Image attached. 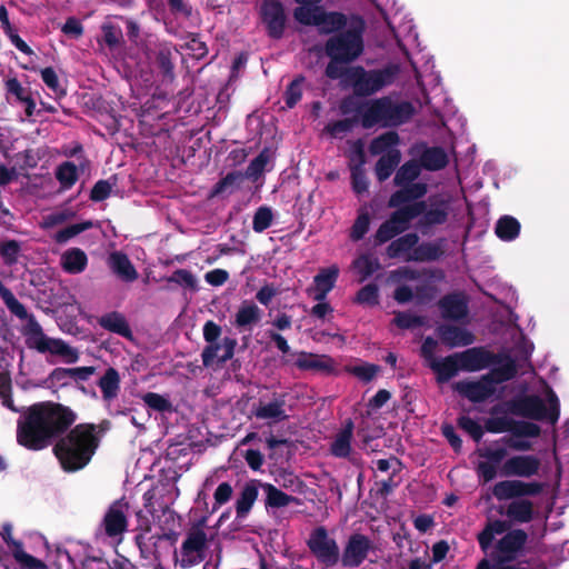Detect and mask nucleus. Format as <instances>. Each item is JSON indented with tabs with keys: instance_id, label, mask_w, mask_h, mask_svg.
Segmentation results:
<instances>
[{
	"instance_id": "nucleus-1",
	"label": "nucleus",
	"mask_w": 569,
	"mask_h": 569,
	"mask_svg": "<svg viewBox=\"0 0 569 569\" xmlns=\"http://www.w3.org/2000/svg\"><path fill=\"white\" fill-rule=\"evenodd\" d=\"M503 409L515 416L546 421L552 426L560 417L559 398L545 380H538L529 388H521L509 401L493 406L490 409L491 417L485 421V428L491 433L509 432L511 437L506 443L516 451L531 450V439L540 436L541 428L533 421L499 417Z\"/></svg>"
},
{
	"instance_id": "nucleus-2",
	"label": "nucleus",
	"mask_w": 569,
	"mask_h": 569,
	"mask_svg": "<svg viewBox=\"0 0 569 569\" xmlns=\"http://www.w3.org/2000/svg\"><path fill=\"white\" fill-rule=\"evenodd\" d=\"M477 539L489 559H482L476 569H521L518 560L525 556L528 542L522 529L507 531L506 521L495 519L486 523Z\"/></svg>"
},
{
	"instance_id": "nucleus-3",
	"label": "nucleus",
	"mask_w": 569,
	"mask_h": 569,
	"mask_svg": "<svg viewBox=\"0 0 569 569\" xmlns=\"http://www.w3.org/2000/svg\"><path fill=\"white\" fill-rule=\"evenodd\" d=\"M99 438L93 425H78L54 446L53 451L62 469L76 472L83 469L93 457Z\"/></svg>"
},
{
	"instance_id": "nucleus-4",
	"label": "nucleus",
	"mask_w": 569,
	"mask_h": 569,
	"mask_svg": "<svg viewBox=\"0 0 569 569\" xmlns=\"http://www.w3.org/2000/svg\"><path fill=\"white\" fill-rule=\"evenodd\" d=\"M413 113L415 108L411 102H396L390 97L369 100L359 109L360 121L366 129L375 126L397 127L409 121Z\"/></svg>"
},
{
	"instance_id": "nucleus-5",
	"label": "nucleus",
	"mask_w": 569,
	"mask_h": 569,
	"mask_svg": "<svg viewBox=\"0 0 569 569\" xmlns=\"http://www.w3.org/2000/svg\"><path fill=\"white\" fill-rule=\"evenodd\" d=\"M517 368L512 359H506L500 366L492 368L479 379L457 381L453 389L471 402H482L492 397L498 385L512 379Z\"/></svg>"
},
{
	"instance_id": "nucleus-6",
	"label": "nucleus",
	"mask_w": 569,
	"mask_h": 569,
	"mask_svg": "<svg viewBox=\"0 0 569 569\" xmlns=\"http://www.w3.org/2000/svg\"><path fill=\"white\" fill-rule=\"evenodd\" d=\"M366 30L365 20L353 16L349 18L348 27L330 37L326 42V53L330 59L352 62L365 51L363 33Z\"/></svg>"
},
{
	"instance_id": "nucleus-7",
	"label": "nucleus",
	"mask_w": 569,
	"mask_h": 569,
	"mask_svg": "<svg viewBox=\"0 0 569 569\" xmlns=\"http://www.w3.org/2000/svg\"><path fill=\"white\" fill-rule=\"evenodd\" d=\"M76 421V413L60 403L38 405V449L61 436Z\"/></svg>"
},
{
	"instance_id": "nucleus-8",
	"label": "nucleus",
	"mask_w": 569,
	"mask_h": 569,
	"mask_svg": "<svg viewBox=\"0 0 569 569\" xmlns=\"http://www.w3.org/2000/svg\"><path fill=\"white\" fill-rule=\"evenodd\" d=\"M420 172L421 166L413 160L405 162L397 170L393 183L399 189L390 196L388 200L389 208L417 202L416 200L421 199L427 193V183L416 181Z\"/></svg>"
},
{
	"instance_id": "nucleus-9",
	"label": "nucleus",
	"mask_w": 569,
	"mask_h": 569,
	"mask_svg": "<svg viewBox=\"0 0 569 569\" xmlns=\"http://www.w3.org/2000/svg\"><path fill=\"white\" fill-rule=\"evenodd\" d=\"M400 64L389 63L382 69L365 70L362 67H356L350 70L353 91L358 96H371L391 86L399 77Z\"/></svg>"
},
{
	"instance_id": "nucleus-10",
	"label": "nucleus",
	"mask_w": 569,
	"mask_h": 569,
	"mask_svg": "<svg viewBox=\"0 0 569 569\" xmlns=\"http://www.w3.org/2000/svg\"><path fill=\"white\" fill-rule=\"evenodd\" d=\"M296 21L317 27L320 33L330 34L346 29L349 19L340 12L326 11L321 7L299 6L293 11Z\"/></svg>"
},
{
	"instance_id": "nucleus-11",
	"label": "nucleus",
	"mask_w": 569,
	"mask_h": 569,
	"mask_svg": "<svg viewBox=\"0 0 569 569\" xmlns=\"http://www.w3.org/2000/svg\"><path fill=\"white\" fill-rule=\"evenodd\" d=\"M397 210L385 221L376 233L378 242L383 243L405 231L410 221L425 210V201L413 202L396 207Z\"/></svg>"
},
{
	"instance_id": "nucleus-12",
	"label": "nucleus",
	"mask_w": 569,
	"mask_h": 569,
	"mask_svg": "<svg viewBox=\"0 0 569 569\" xmlns=\"http://www.w3.org/2000/svg\"><path fill=\"white\" fill-rule=\"evenodd\" d=\"M418 236L408 233L392 241L388 247V254L391 258H403L405 260H433L438 257V250L425 243L417 247Z\"/></svg>"
},
{
	"instance_id": "nucleus-13",
	"label": "nucleus",
	"mask_w": 569,
	"mask_h": 569,
	"mask_svg": "<svg viewBox=\"0 0 569 569\" xmlns=\"http://www.w3.org/2000/svg\"><path fill=\"white\" fill-rule=\"evenodd\" d=\"M207 536L202 530L189 532L183 540L180 550L174 555L176 565L188 569L200 563L204 558Z\"/></svg>"
},
{
	"instance_id": "nucleus-14",
	"label": "nucleus",
	"mask_w": 569,
	"mask_h": 569,
	"mask_svg": "<svg viewBox=\"0 0 569 569\" xmlns=\"http://www.w3.org/2000/svg\"><path fill=\"white\" fill-rule=\"evenodd\" d=\"M543 490L539 481H523L520 479H505L493 485L491 491L498 501L515 500L521 497L538 496Z\"/></svg>"
},
{
	"instance_id": "nucleus-15",
	"label": "nucleus",
	"mask_w": 569,
	"mask_h": 569,
	"mask_svg": "<svg viewBox=\"0 0 569 569\" xmlns=\"http://www.w3.org/2000/svg\"><path fill=\"white\" fill-rule=\"evenodd\" d=\"M308 547L315 557L325 566H335L340 557L339 547L323 527L316 528L308 539Z\"/></svg>"
},
{
	"instance_id": "nucleus-16",
	"label": "nucleus",
	"mask_w": 569,
	"mask_h": 569,
	"mask_svg": "<svg viewBox=\"0 0 569 569\" xmlns=\"http://www.w3.org/2000/svg\"><path fill=\"white\" fill-rule=\"evenodd\" d=\"M541 461L533 455H513L503 460L499 476L506 478H531L538 475Z\"/></svg>"
},
{
	"instance_id": "nucleus-17",
	"label": "nucleus",
	"mask_w": 569,
	"mask_h": 569,
	"mask_svg": "<svg viewBox=\"0 0 569 569\" xmlns=\"http://www.w3.org/2000/svg\"><path fill=\"white\" fill-rule=\"evenodd\" d=\"M461 371L476 372L487 368L500 366L509 357H502L483 348H470L462 352H457Z\"/></svg>"
},
{
	"instance_id": "nucleus-18",
	"label": "nucleus",
	"mask_w": 569,
	"mask_h": 569,
	"mask_svg": "<svg viewBox=\"0 0 569 569\" xmlns=\"http://www.w3.org/2000/svg\"><path fill=\"white\" fill-rule=\"evenodd\" d=\"M128 512V502L118 500L110 506L104 516V531L107 536L112 538L117 543L121 542L122 535L127 530Z\"/></svg>"
},
{
	"instance_id": "nucleus-19",
	"label": "nucleus",
	"mask_w": 569,
	"mask_h": 569,
	"mask_svg": "<svg viewBox=\"0 0 569 569\" xmlns=\"http://www.w3.org/2000/svg\"><path fill=\"white\" fill-rule=\"evenodd\" d=\"M479 455L486 460L479 461L476 470L480 481L487 483L499 476V467L508 458L507 449L505 447H488L480 450Z\"/></svg>"
},
{
	"instance_id": "nucleus-20",
	"label": "nucleus",
	"mask_w": 569,
	"mask_h": 569,
	"mask_svg": "<svg viewBox=\"0 0 569 569\" xmlns=\"http://www.w3.org/2000/svg\"><path fill=\"white\" fill-rule=\"evenodd\" d=\"M237 341L233 338L224 337L220 341L208 343L201 353L204 367H212L216 363H223L233 357Z\"/></svg>"
},
{
	"instance_id": "nucleus-21",
	"label": "nucleus",
	"mask_w": 569,
	"mask_h": 569,
	"mask_svg": "<svg viewBox=\"0 0 569 569\" xmlns=\"http://www.w3.org/2000/svg\"><path fill=\"white\" fill-rule=\"evenodd\" d=\"M38 352H49L57 356L66 363H76L79 360V351L61 339L44 336L38 330Z\"/></svg>"
},
{
	"instance_id": "nucleus-22",
	"label": "nucleus",
	"mask_w": 569,
	"mask_h": 569,
	"mask_svg": "<svg viewBox=\"0 0 569 569\" xmlns=\"http://www.w3.org/2000/svg\"><path fill=\"white\" fill-rule=\"evenodd\" d=\"M371 548L370 540L363 535H353L349 538L342 553V565L345 567H358L366 559Z\"/></svg>"
},
{
	"instance_id": "nucleus-23",
	"label": "nucleus",
	"mask_w": 569,
	"mask_h": 569,
	"mask_svg": "<svg viewBox=\"0 0 569 569\" xmlns=\"http://www.w3.org/2000/svg\"><path fill=\"white\" fill-rule=\"evenodd\" d=\"M261 18L267 26L269 34L279 38L284 29L286 14L280 2L270 0L261 4Z\"/></svg>"
},
{
	"instance_id": "nucleus-24",
	"label": "nucleus",
	"mask_w": 569,
	"mask_h": 569,
	"mask_svg": "<svg viewBox=\"0 0 569 569\" xmlns=\"http://www.w3.org/2000/svg\"><path fill=\"white\" fill-rule=\"evenodd\" d=\"M429 208L425 202V210L421 218V224L432 226L441 224L447 220L449 212L450 198L445 196H432L428 199Z\"/></svg>"
},
{
	"instance_id": "nucleus-25",
	"label": "nucleus",
	"mask_w": 569,
	"mask_h": 569,
	"mask_svg": "<svg viewBox=\"0 0 569 569\" xmlns=\"http://www.w3.org/2000/svg\"><path fill=\"white\" fill-rule=\"evenodd\" d=\"M17 441L30 450H36V403L18 419Z\"/></svg>"
},
{
	"instance_id": "nucleus-26",
	"label": "nucleus",
	"mask_w": 569,
	"mask_h": 569,
	"mask_svg": "<svg viewBox=\"0 0 569 569\" xmlns=\"http://www.w3.org/2000/svg\"><path fill=\"white\" fill-rule=\"evenodd\" d=\"M339 274V268L337 266H330L329 268L321 269L315 277L313 286L308 289V293L316 301H322L327 295L335 287Z\"/></svg>"
},
{
	"instance_id": "nucleus-27",
	"label": "nucleus",
	"mask_w": 569,
	"mask_h": 569,
	"mask_svg": "<svg viewBox=\"0 0 569 569\" xmlns=\"http://www.w3.org/2000/svg\"><path fill=\"white\" fill-rule=\"evenodd\" d=\"M503 515L515 523H528L536 518L537 508L527 497H521L510 501Z\"/></svg>"
},
{
	"instance_id": "nucleus-28",
	"label": "nucleus",
	"mask_w": 569,
	"mask_h": 569,
	"mask_svg": "<svg viewBox=\"0 0 569 569\" xmlns=\"http://www.w3.org/2000/svg\"><path fill=\"white\" fill-rule=\"evenodd\" d=\"M253 413L258 419L266 420L269 425L283 421L288 418L286 403L282 398L260 401Z\"/></svg>"
},
{
	"instance_id": "nucleus-29",
	"label": "nucleus",
	"mask_w": 569,
	"mask_h": 569,
	"mask_svg": "<svg viewBox=\"0 0 569 569\" xmlns=\"http://www.w3.org/2000/svg\"><path fill=\"white\" fill-rule=\"evenodd\" d=\"M296 365L303 370H312L325 373H332L336 369L335 360L327 355H315L301 352L298 355Z\"/></svg>"
},
{
	"instance_id": "nucleus-30",
	"label": "nucleus",
	"mask_w": 569,
	"mask_h": 569,
	"mask_svg": "<svg viewBox=\"0 0 569 569\" xmlns=\"http://www.w3.org/2000/svg\"><path fill=\"white\" fill-rule=\"evenodd\" d=\"M437 332L440 340L450 348L469 346L475 341L473 335L465 328L440 326Z\"/></svg>"
},
{
	"instance_id": "nucleus-31",
	"label": "nucleus",
	"mask_w": 569,
	"mask_h": 569,
	"mask_svg": "<svg viewBox=\"0 0 569 569\" xmlns=\"http://www.w3.org/2000/svg\"><path fill=\"white\" fill-rule=\"evenodd\" d=\"M437 375L439 382H446L461 371L458 353L432 360L429 366Z\"/></svg>"
},
{
	"instance_id": "nucleus-32",
	"label": "nucleus",
	"mask_w": 569,
	"mask_h": 569,
	"mask_svg": "<svg viewBox=\"0 0 569 569\" xmlns=\"http://www.w3.org/2000/svg\"><path fill=\"white\" fill-rule=\"evenodd\" d=\"M111 270L123 281L132 282L138 278V272L129 258L121 252H112L108 259Z\"/></svg>"
},
{
	"instance_id": "nucleus-33",
	"label": "nucleus",
	"mask_w": 569,
	"mask_h": 569,
	"mask_svg": "<svg viewBox=\"0 0 569 569\" xmlns=\"http://www.w3.org/2000/svg\"><path fill=\"white\" fill-rule=\"evenodd\" d=\"M1 536L4 542L11 548L12 555L17 561L22 563L27 569H36V557L24 552L22 542L12 538L10 525L3 526Z\"/></svg>"
},
{
	"instance_id": "nucleus-34",
	"label": "nucleus",
	"mask_w": 569,
	"mask_h": 569,
	"mask_svg": "<svg viewBox=\"0 0 569 569\" xmlns=\"http://www.w3.org/2000/svg\"><path fill=\"white\" fill-rule=\"evenodd\" d=\"M400 139L397 132L389 131L375 138L369 146V151L372 156L391 154L392 152H400L398 149Z\"/></svg>"
},
{
	"instance_id": "nucleus-35",
	"label": "nucleus",
	"mask_w": 569,
	"mask_h": 569,
	"mask_svg": "<svg viewBox=\"0 0 569 569\" xmlns=\"http://www.w3.org/2000/svg\"><path fill=\"white\" fill-rule=\"evenodd\" d=\"M353 436V423L349 420L346 426L337 432L330 446V452L338 458H346L351 451Z\"/></svg>"
},
{
	"instance_id": "nucleus-36",
	"label": "nucleus",
	"mask_w": 569,
	"mask_h": 569,
	"mask_svg": "<svg viewBox=\"0 0 569 569\" xmlns=\"http://www.w3.org/2000/svg\"><path fill=\"white\" fill-rule=\"evenodd\" d=\"M521 231V223L512 216L505 214L500 217L495 226L496 236L505 242L515 241Z\"/></svg>"
},
{
	"instance_id": "nucleus-37",
	"label": "nucleus",
	"mask_w": 569,
	"mask_h": 569,
	"mask_svg": "<svg viewBox=\"0 0 569 569\" xmlns=\"http://www.w3.org/2000/svg\"><path fill=\"white\" fill-rule=\"evenodd\" d=\"M4 84L7 98H14L17 101L26 103V112L31 116L36 104L29 88L23 87L17 78L7 79Z\"/></svg>"
},
{
	"instance_id": "nucleus-38",
	"label": "nucleus",
	"mask_w": 569,
	"mask_h": 569,
	"mask_svg": "<svg viewBox=\"0 0 569 569\" xmlns=\"http://www.w3.org/2000/svg\"><path fill=\"white\" fill-rule=\"evenodd\" d=\"M442 316L448 319H461L467 315V301L461 295H450L440 301Z\"/></svg>"
},
{
	"instance_id": "nucleus-39",
	"label": "nucleus",
	"mask_w": 569,
	"mask_h": 569,
	"mask_svg": "<svg viewBox=\"0 0 569 569\" xmlns=\"http://www.w3.org/2000/svg\"><path fill=\"white\" fill-rule=\"evenodd\" d=\"M88 263L87 254L79 248H71L61 256V266L69 273L82 272Z\"/></svg>"
},
{
	"instance_id": "nucleus-40",
	"label": "nucleus",
	"mask_w": 569,
	"mask_h": 569,
	"mask_svg": "<svg viewBox=\"0 0 569 569\" xmlns=\"http://www.w3.org/2000/svg\"><path fill=\"white\" fill-rule=\"evenodd\" d=\"M98 386L102 392L104 401H112L116 399L120 391V376L114 368H109L100 378Z\"/></svg>"
},
{
	"instance_id": "nucleus-41",
	"label": "nucleus",
	"mask_w": 569,
	"mask_h": 569,
	"mask_svg": "<svg viewBox=\"0 0 569 569\" xmlns=\"http://www.w3.org/2000/svg\"><path fill=\"white\" fill-rule=\"evenodd\" d=\"M99 325L111 332L118 333L124 338H131V329L126 318L118 312H110L99 319Z\"/></svg>"
},
{
	"instance_id": "nucleus-42",
	"label": "nucleus",
	"mask_w": 569,
	"mask_h": 569,
	"mask_svg": "<svg viewBox=\"0 0 569 569\" xmlns=\"http://www.w3.org/2000/svg\"><path fill=\"white\" fill-rule=\"evenodd\" d=\"M261 488L266 493V507L267 508H283L296 501V498L282 492L280 489L271 483H261Z\"/></svg>"
},
{
	"instance_id": "nucleus-43",
	"label": "nucleus",
	"mask_w": 569,
	"mask_h": 569,
	"mask_svg": "<svg viewBox=\"0 0 569 569\" xmlns=\"http://www.w3.org/2000/svg\"><path fill=\"white\" fill-rule=\"evenodd\" d=\"M421 166L435 171L442 169L448 163V154L440 147L427 148L420 158Z\"/></svg>"
},
{
	"instance_id": "nucleus-44",
	"label": "nucleus",
	"mask_w": 569,
	"mask_h": 569,
	"mask_svg": "<svg viewBox=\"0 0 569 569\" xmlns=\"http://www.w3.org/2000/svg\"><path fill=\"white\" fill-rule=\"evenodd\" d=\"M401 160V152H392L391 154H383L376 163L375 172L379 181L387 180Z\"/></svg>"
},
{
	"instance_id": "nucleus-45",
	"label": "nucleus",
	"mask_w": 569,
	"mask_h": 569,
	"mask_svg": "<svg viewBox=\"0 0 569 569\" xmlns=\"http://www.w3.org/2000/svg\"><path fill=\"white\" fill-rule=\"evenodd\" d=\"M96 368L88 367H76V368H57L52 372V377L57 380L72 379L74 381H87L92 375H94Z\"/></svg>"
},
{
	"instance_id": "nucleus-46",
	"label": "nucleus",
	"mask_w": 569,
	"mask_h": 569,
	"mask_svg": "<svg viewBox=\"0 0 569 569\" xmlns=\"http://www.w3.org/2000/svg\"><path fill=\"white\" fill-rule=\"evenodd\" d=\"M357 157L359 162L351 167V180L353 191L360 194L368 190V180L363 171L365 156L360 148L357 150Z\"/></svg>"
},
{
	"instance_id": "nucleus-47",
	"label": "nucleus",
	"mask_w": 569,
	"mask_h": 569,
	"mask_svg": "<svg viewBox=\"0 0 569 569\" xmlns=\"http://www.w3.org/2000/svg\"><path fill=\"white\" fill-rule=\"evenodd\" d=\"M142 401L149 409L163 415L171 413L174 410L169 396L166 395L147 392L142 396Z\"/></svg>"
},
{
	"instance_id": "nucleus-48",
	"label": "nucleus",
	"mask_w": 569,
	"mask_h": 569,
	"mask_svg": "<svg viewBox=\"0 0 569 569\" xmlns=\"http://www.w3.org/2000/svg\"><path fill=\"white\" fill-rule=\"evenodd\" d=\"M258 498V489L254 485H247L237 500L236 510L237 517L243 518L252 508L254 501Z\"/></svg>"
},
{
	"instance_id": "nucleus-49",
	"label": "nucleus",
	"mask_w": 569,
	"mask_h": 569,
	"mask_svg": "<svg viewBox=\"0 0 569 569\" xmlns=\"http://www.w3.org/2000/svg\"><path fill=\"white\" fill-rule=\"evenodd\" d=\"M260 309L253 303H242L236 315V325L241 328L250 327L259 321Z\"/></svg>"
},
{
	"instance_id": "nucleus-50",
	"label": "nucleus",
	"mask_w": 569,
	"mask_h": 569,
	"mask_svg": "<svg viewBox=\"0 0 569 569\" xmlns=\"http://www.w3.org/2000/svg\"><path fill=\"white\" fill-rule=\"evenodd\" d=\"M56 177L63 189L71 188L78 180L77 166L70 161L63 162L58 167Z\"/></svg>"
},
{
	"instance_id": "nucleus-51",
	"label": "nucleus",
	"mask_w": 569,
	"mask_h": 569,
	"mask_svg": "<svg viewBox=\"0 0 569 569\" xmlns=\"http://www.w3.org/2000/svg\"><path fill=\"white\" fill-rule=\"evenodd\" d=\"M378 268V260L368 254L360 256L352 263V269L360 274L361 281L370 277Z\"/></svg>"
},
{
	"instance_id": "nucleus-52",
	"label": "nucleus",
	"mask_w": 569,
	"mask_h": 569,
	"mask_svg": "<svg viewBox=\"0 0 569 569\" xmlns=\"http://www.w3.org/2000/svg\"><path fill=\"white\" fill-rule=\"evenodd\" d=\"M346 370L357 377L359 380L363 382L371 381L376 375L379 372L380 368L376 365L368 362H358L355 365H350L346 368Z\"/></svg>"
},
{
	"instance_id": "nucleus-53",
	"label": "nucleus",
	"mask_w": 569,
	"mask_h": 569,
	"mask_svg": "<svg viewBox=\"0 0 569 569\" xmlns=\"http://www.w3.org/2000/svg\"><path fill=\"white\" fill-rule=\"evenodd\" d=\"M41 79L47 86V88L51 91L54 98H60L64 96L66 91L62 86V82L57 72L52 68H44L41 71Z\"/></svg>"
},
{
	"instance_id": "nucleus-54",
	"label": "nucleus",
	"mask_w": 569,
	"mask_h": 569,
	"mask_svg": "<svg viewBox=\"0 0 569 569\" xmlns=\"http://www.w3.org/2000/svg\"><path fill=\"white\" fill-rule=\"evenodd\" d=\"M271 161V152L269 150H263L256 157L247 168L246 176L251 179H257L262 174L266 167Z\"/></svg>"
},
{
	"instance_id": "nucleus-55",
	"label": "nucleus",
	"mask_w": 569,
	"mask_h": 569,
	"mask_svg": "<svg viewBox=\"0 0 569 569\" xmlns=\"http://www.w3.org/2000/svg\"><path fill=\"white\" fill-rule=\"evenodd\" d=\"M102 39L104 43L111 49H116L121 39H122V30L119 26L114 24L112 21H106L102 27Z\"/></svg>"
},
{
	"instance_id": "nucleus-56",
	"label": "nucleus",
	"mask_w": 569,
	"mask_h": 569,
	"mask_svg": "<svg viewBox=\"0 0 569 569\" xmlns=\"http://www.w3.org/2000/svg\"><path fill=\"white\" fill-rule=\"evenodd\" d=\"M93 223L91 221H83L80 223L70 224L61 230H59L54 234V239L59 243H64L81 232L92 228Z\"/></svg>"
},
{
	"instance_id": "nucleus-57",
	"label": "nucleus",
	"mask_w": 569,
	"mask_h": 569,
	"mask_svg": "<svg viewBox=\"0 0 569 569\" xmlns=\"http://www.w3.org/2000/svg\"><path fill=\"white\" fill-rule=\"evenodd\" d=\"M74 211L70 209H62L52 211L42 218L41 227L44 229L54 228L64 223L67 220L74 217Z\"/></svg>"
},
{
	"instance_id": "nucleus-58",
	"label": "nucleus",
	"mask_w": 569,
	"mask_h": 569,
	"mask_svg": "<svg viewBox=\"0 0 569 569\" xmlns=\"http://www.w3.org/2000/svg\"><path fill=\"white\" fill-rule=\"evenodd\" d=\"M273 220V213L268 207H260L253 216L252 228L256 232H262L268 229Z\"/></svg>"
},
{
	"instance_id": "nucleus-59",
	"label": "nucleus",
	"mask_w": 569,
	"mask_h": 569,
	"mask_svg": "<svg viewBox=\"0 0 569 569\" xmlns=\"http://www.w3.org/2000/svg\"><path fill=\"white\" fill-rule=\"evenodd\" d=\"M41 540L43 542V546L48 549V555L46 556V562L38 560L37 567L38 569H44L48 565L59 566L62 561V559H69V555L67 551L56 548L54 551H52L49 548L48 541L41 537Z\"/></svg>"
},
{
	"instance_id": "nucleus-60",
	"label": "nucleus",
	"mask_w": 569,
	"mask_h": 569,
	"mask_svg": "<svg viewBox=\"0 0 569 569\" xmlns=\"http://www.w3.org/2000/svg\"><path fill=\"white\" fill-rule=\"evenodd\" d=\"M370 224V216L369 212L365 209H361L358 213V217L352 226L350 237L353 240H360L368 231Z\"/></svg>"
},
{
	"instance_id": "nucleus-61",
	"label": "nucleus",
	"mask_w": 569,
	"mask_h": 569,
	"mask_svg": "<svg viewBox=\"0 0 569 569\" xmlns=\"http://www.w3.org/2000/svg\"><path fill=\"white\" fill-rule=\"evenodd\" d=\"M0 398L2 399L3 406L17 411L11 399V378L6 372H0Z\"/></svg>"
},
{
	"instance_id": "nucleus-62",
	"label": "nucleus",
	"mask_w": 569,
	"mask_h": 569,
	"mask_svg": "<svg viewBox=\"0 0 569 569\" xmlns=\"http://www.w3.org/2000/svg\"><path fill=\"white\" fill-rule=\"evenodd\" d=\"M393 321L401 329L416 328L425 323L422 318L410 312H398Z\"/></svg>"
},
{
	"instance_id": "nucleus-63",
	"label": "nucleus",
	"mask_w": 569,
	"mask_h": 569,
	"mask_svg": "<svg viewBox=\"0 0 569 569\" xmlns=\"http://www.w3.org/2000/svg\"><path fill=\"white\" fill-rule=\"evenodd\" d=\"M459 427L468 432L476 441H479L483 436L482 427L468 416H462L459 419Z\"/></svg>"
},
{
	"instance_id": "nucleus-64",
	"label": "nucleus",
	"mask_w": 569,
	"mask_h": 569,
	"mask_svg": "<svg viewBox=\"0 0 569 569\" xmlns=\"http://www.w3.org/2000/svg\"><path fill=\"white\" fill-rule=\"evenodd\" d=\"M302 79H296L290 83L286 93L284 100L288 108H292L301 99L302 96Z\"/></svg>"
}]
</instances>
